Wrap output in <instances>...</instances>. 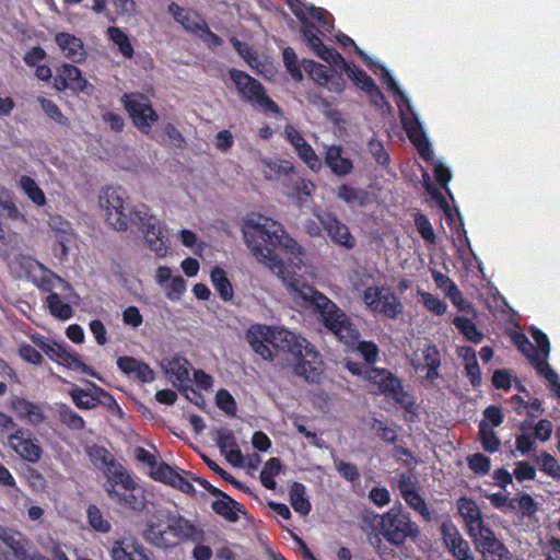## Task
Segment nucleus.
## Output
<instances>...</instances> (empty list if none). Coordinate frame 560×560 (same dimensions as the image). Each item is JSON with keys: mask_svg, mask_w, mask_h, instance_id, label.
Instances as JSON below:
<instances>
[{"mask_svg": "<svg viewBox=\"0 0 560 560\" xmlns=\"http://www.w3.org/2000/svg\"><path fill=\"white\" fill-rule=\"evenodd\" d=\"M217 406L225 413L234 416L236 412V402L233 396L226 389H220L215 396Z\"/></svg>", "mask_w": 560, "mask_h": 560, "instance_id": "0e129e2a", "label": "nucleus"}, {"mask_svg": "<svg viewBox=\"0 0 560 560\" xmlns=\"http://www.w3.org/2000/svg\"><path fill=\"white\" fill-rule=\"evenodd\" d=\"M452 323L468 341L480 343L483 340V332L470 318L455 316Z\"/></svg>", "mask_w": 560, "mask_h": 560, "instance_id": "4c0bfd02", "label": "nucleus"}, {"mask_svg": "<svg viewBox=\"0 0 560 560\" xmlns=\"http://www.w3.org/2000/svg\"><path fill=\"white\" fill-rule=\"evenodd\" d=\"M406 131L420 158L424 161H430L433 156V151L419 122L416 121L415 126H406Z\"/></svg>", "mask_w": 560, "mask_h": 560, "instance_id": "c85d7f7f", "label": "nucleus"}, {"mask_svg": "<svg viewBox=\"0 0 560 560\" xmlns=\"http://www.w3.org/2000/svg\"><path fill=\"white\" fill-rule=\"evenodd\" d=\"M38 103L40 104L42 109L50 119H52L60 126L69 125V119L62 114V112L54 101L46 97H38Z\"/></svg>", "mask_w": 560, "mask_h": 560, "instance_id": "3c124183", "label": "nucleus"}, {"mask_svg": "<svg viewBox=\"0 0 560 560\" xmlns=\"http://www.w3.org/2000/svg\"><path fill=\"white\" fill-rule=\"evenodd\" d=\"M295 296L310 302L316 312L320 314L325 327H327L341 342L353 346L358 342L357 350L363 358L366 368H372L380 360V349L374 341H359L360 332L343 311L330 299L311 285L295 288Z\"/></svg>", "mask_w": 560, "mask_h": 560, "instance_id": "20e7f679", "label": "nucleus"}, {"mask_svg": "<svg viewBox=\"0 0 560 560\" xmlns=\"http://www.w3.org/2000/svg\"><path fill=\"white\" fill-rule=\"evenodd\" d=\"M514 477L517 481L523 482L526 480H534L536 477V468L526 460L516 463V467L513 471Z\"/></svg>", "mask_w": 560, "mask_h": 560, "instance_id": "338daca9", "label": "nucleus"}, {"mask_svg": "<svg viewBox=\"0 0 560 560\" xmlns=\"http://www.w3.org/2000/svg\"><path fill=\"white\" fill-rule=\"evenodd\" d=\"M243 234L253 256L278 277H283L287 268L276 250L294 255L300 254L302 249L280 222L268 217L258 215L257 220H246Z\"/></svg>", "mask_w": 560, "mask_h": 560, "instance_id": "f03ea898", "label": "nucleus"}, {"mask_svg": "<svg viewBox=\"0 0 560 560\" xmlns=\"http://www.w3.org/2000/svg\"><path fill=\"white\" fill-rule=\"evenodd\" d=\"M547 357L540 358L537 351H532L530 355H528V361L533 365V368L544 376L546 381L550 383H555L558 378V374L551 369V366L546 361Z\"/></svg>", "mask_w": 560, "mask_h": 560, "instance_id": "a18cd8bd", "label": "nucleus"}, {"mask_svg": "<svg viewBox=\"0 0 560 560\" xmlns=\"http://www.w3.org/2000/svg\"><path fill=\"white\" fill-rule=\"evenodd\" d=\"M156 474L159 475L160 482L172 486L186 494H194L196 492L194 485L166 463H163Z\"/></svg>", "mask_w": 560, "mask_h": 560, "instance_id": "bb28decb", "label": "nucleus"}, {"mask_svg": "<svg viewBox=\"0 0 560 560\" xmlns=\"http://www.w3.org/2000/svg\"><path fill=\"white\" fill-rule=\"evenodd\" d=\"M59 364H62V365L69 368L70 370L80 371V372H82L84 374H88L90 376L100 378L98 374L92 368L86 365L81 360L79 354L77 352H74V351H69L67 349L66 354L62 357V359H61Z\"/></svg>", "mask_w": 560, "mask_h": 560, "instance_id": "c03bdc74", "label": "nucleus"}, {"mask_svg": "<svg viewBox=\"0 0 560 560\" xmlns=\"http://www.w3.org/2000/svg\"><path fill=\"white\" fill-rule=\"evenodd\" d=\"M457 510L463 517L469 536L477 534L489 525L486 524L481 511L475 500L468 497H460L457 502Z\"/></svg>", "mask_w": 560, "mask_h": 560, "instance_id": "aec40b11", "label": "nucleus"}, {"mask_svg": "<svg viewBox=\"0 0 560 560\" xmlns=\"http://www.w3.org/2000/svg\"><path fill=\"white\" fill-rule=\"evenodd\" d=\"M343 148L339 144H332L326 148L324 163L331 173L338 177H346L353 172L352 160L342 155Z\"/></svg>", "mask_w": 560, "mask_h": 560, "instance_id": "b1692460", "label": "nucleus"}, {"mask_svg": "<svg viewBox=\"0 0 560 560\" xmlns=\"http://www.w3.org/2000/svg\"><path fill=\"white\" fill-rule=\"evenodd\" d=\"M283 63L290 73L291 78L299 82L303 80V73L301 71L298 56L292 47H285L282 52Z\"/></svg>", "mask_w": 560, "mask_h": 560, "instance_id": "de8ad7c7", "label": "nucleus"}, {"mask_svg": "<svg viewBox=\"0 0 560 560\" xmlns=\"http://www.w3.org/2000/svg\"><path fill=\"white\" fill-rule=\"evenodd\" d=\"M468 467L477 475L485 476L491 469L490 458L481 453H476L467 457Z\"/></svg>", "mask_w": 560, "mask_h": 560, "instance_id": "13d9d810", "label": "nucleus"}, {"mask_svg": "<svg viewBox=\"0 0 560 560\" xmlns=\"http://www.w3.org/2000/svg\"><path fill=\"white\" fill-rule=\"evenodd\" d=\"M136 458L137 460L141 462L142 464L147 465L149 467V475L152 479L160 481L159 475L156 471L159 468L163 465L164 462L158 463L156 456L150 453L144 447H137L136 448Z\"/></svg>", "mask_w": 560, "mask_h": 560, "instance_id": "09e8293b", "label": "nucleus"}, {"mask_svg": "<svg viewBox=\"0 0 560 560\" xmlns=\"http://www.w3.org/2000/svg\"><path fill=\"white\" fill-rule=\"evenodd\" d=\"M348 78L362 91L370 92L376 84L374 80L362 69L357 66H350L349 63L343 68Z\"/></svg>", "mask_w": 560, "mask_h": 560, "instance_id": "ea45409f", "label": "nucleus"}, {"mask_svg": "<svg viewBox=\"0 0 560 560\" xmlns=\"http://www.w3.org/2000/svg\"><path fill=\"white\" fill-rule=\"evenodd\" d=\"M45 305L50 315L60 320H68L73 316V308L69 303L62 302L58 293H50L45 299Z\"/></svg>", "mask_w": 560, "mask_h": 560, "instance_id": "72a5a7b5", "label": "nucleus"}, {"mask_svg": "<svg viewBox=\"0 0 560 560\" xmlns=\"http://www.w3.org/2000/svg\"><path fill=\"white\" fill-rule=\"evenodd\" d=\"M56 412L58 420L70 430L80 431L85 428L84 419L73 411L68 405H57Z\"/></svg>", "mask_w": 560, "mask_h": 560, "instance_id": "c9c22d12", "label": "nucleus"}, {"mask_svg": "<svg viewBox=\"0 0 560 560\" xmlns=\"http://www.w3.org/2000/svg\"><path fill=\"white\" fill-rule=\"evenodd\" d=\"M479 435L482 448L488 453H494L500 447V440L494 430L486 421L479 423Z\"/></svg>", "mask_w": 560, "mask_h": 560, "instance_id": "37998d69", "label": "nucleus"}, {"mask_svg": "<svg viewBox=\"0 0 560 560\" xmlns=\"http://www.w3.org/2000/svg\"><path fill=\"white\" fill-rule=\"evenodd\" d=\"M402 499L410 509L422 517L423 521L431 522L433 520V513L429 510L424 498L419 493V491H413L412 493L408 492Z\"/></svg>", "mask_w": 560, "mask_h": 560, "instance_id": "a19ab883", "label": "nucleus"}, {"mask_svg": "<svg viewBox=\"0 0 560 560\" xmlns=\"http://www.w3.org/2000/svg\"><path fill=\"white\" fill-rule=\"evenodd\" d=\"M375 68H378L381 70V80L386 85V89L392 92L394 95L398 97L399 101L408 103V97L400 91L399 86L397 85L395 79L389 73V71L382 65H378L375 62V66L373 67V71L375 72Z\"/></svg>", "mask_w": 560, "mask_h": 560, "instance_id": "603ef678", "label": "nucleus"}, {"mask_svg": "<svg viewBox=\"0 0 560 560\" xmlns=\"http://www.w3.org/2000/svg\"><path fill=\"white\" fill-rule=\"evenodd\" d=\"M54 86L63 92L71 89L74 92H83L88 86V80L82 77L81 70L71 63H62L55 77Z\"/></svg>", "mask_w": 560, "mask_h": 560, "instance_id": "412c9836", "label": "nucleus"}, {"mask_svg": "<svg viewBox=\"0 0 560 560\" xmlns=\"http://www.w3.org/2000/svg\"><path fill=\"white\" fill-rule=\"evenodd\" d=\"M10 447L24 460L37 463L43 456V448L33 433L23 428H19L8 439Z\"/></svg>", "mask_w": 560, "mask_h": 560, "instance_id": "ddd939ff", "label": "nucleus"}, {"mask_svg": "<svg viewBox=\"0 0 560 560\" xmlns=\"http://www.w3.org/2000/svg\"><path fill=\"white\" fill-rule=\"evenodd\" d=\"M483 560H510L511 553L488 526L470 536Z\"/></svg>", "mask_w": 560, "mask_h": 560, "instance_id": "2eb2a0df", "label": "nucleus"}, {"mask_svg": "<svg viewBox=\"0 0 560 560\" xmlns=\"http://www.w3.org/2000/svg\"><path fill=\"white\" fill-rule=\"evenodd\" d=\"M144 539L158 548H172L183 541L202 542L205 532L180 514L166 515V522L161 518L150 520L143 532Z\"/></svg>", "mask_w": 560, "mask_h": 560, "instance_id": "39448f33", "label": "nucleus"}, {"mask_svg": "<svg viewBox=\"0 0 560 560\" xmlns=\"http://www.w3.org/2000/svg\"><path fill=\"white\" fill-rule=\"evenodd\" d=\"M217 498L212 502L211 508L215 514L224 517L226 521L234 523L240 518L238 513H246L245 506L225 492L222 491Z\"/></svg>", "mask_w": 560, "mask_h": 560, "instance_id": "393cba45", "label": "nucleus"}, {"mask_svg": "<svg viewBox=\"0 0 560 560\" xmlns=\"http://www.w3.org/2000/svg\"><path fill=\"white\" fill-rule=\"evenodd\" d=\"M337 40L339 42V44L343 47H352L354 49V52L360 57V59L363 61V63L369 68V69H373V67L375 66V61L370 57L368 56L355 43L354 40L343 34V33H340L338 36H337Z\"/></svg>", "mask_w": 560, "mask_h": 560, "instance_id": "bf43d9fd", "label": "nucleus"}, {"mask_svg": "<svg viewBox=\"0 0 560 560\" xmlns=\"http://www.w3.org/2000/svg\"><path fill=\"white\" fill-rule=\"evenodd\" d=\"M331 241L347 249H352L357 241L349 228L331 213H324L317 217Z\"/></svg>", "mask_w": 560, "mask_h": 560, "instance_id": "6ab92c4d", "label": "nucleus"}, {"mask_svg": "<svg viewBox=\"0 0 560 560\" xmlns=\"http://www.w3.org/2000/svg\"><path fill=\"white\" fill-rule=\"evenodd\" d=\"M190 369V362L186 358L179 355L173 357L164 365L166 375L170 377L173 385L180 392H194L189 385Z\"/></svg>", "mask_w": 560, "mask_h": 560, "instance_id": "4be33fe9", "label": "nucleus"}, {"mask_svg": "<svg viewBox=\"0 0 560 560\" xmlns=\"http://www.w3.org/2000/svg\"><path fill=\"white\" fill-rule=\"evenodd\" d=\"M491 505L503 513L516 512V499L510 498L501 492L488 495Z\"/></svg>", "mask_w": 560, "mask_h": 560, "instance_id": "5fc2aeb1", "label": "nucleus"}, {"mask_svg": "<svg viewBox=\"0 0 560 560\" xmlns=\"http://www.w3.org/2000/svg\"><path fill=\"white\" fill-rule=\"evenodd\" d=\"M229 75L244 101L275 114L281 113L278 104L267 95L264 85L257 79L237 69H231Z\"/></svg>", "mask_w": 560, "mask_h": 560, "instance_id": "1a4fd4ad", "label": "nucleus"}, {"mask_svg": "<svg viewBox=\"0 0 560 560\" xmlns=\"http://www.w3.org/2000/svg\"><path fill=\"white\" fill-rule=\"evenodd\" d=\"M317 33L319 32L316 25H305L302 35L303 40L317 57L330 66L343 70L348 62L338 50L332 47H327Z\"/></svg>", "mask_w": 560, "mask_h": 560, "instance_id": "4468645a", "label": "nucleus"}, {"mask_svg": "<svg viewBox=\"0 0 560 560\" xmlns=\"http://www.w3.org/2000/svg\"><path fill=\"white\" fill-rule=\"evenodd\" d=\"M416 370L427 369L425 378L434 381L440 376L441 354L435 345H427L422 349V362L413 363Z\"/></svg>", "mask_w": 560, "mask_h": 560, "instance_id": "a878e982", "label": "nucleus"}, {"mask_svg": "<svg viewBox=\"0 0 560 560\" xmlns=\"http://www.w3.org/2000/svg\"><path fill=\"white\" fill-rule=\"evenodd\" d=\"M290 503L295 512L301 515H307L311 512L312 505L305 497V486L301 482H293L290 491Z\"/></svg>", "mask_w": 560, "mask_h": 560, "instance_id": "f704fd0d", "label": "nucleus"}, {"mask_svg": "<svg viewBox=\"0 0 560 560\" xmlns=\"http://www.w3.org/2000/svg\"><path fill=\"white\" fill-rule=\"evenodd\" d=\"M364 381L376 387L375 394L393 399L396 404L409 410L413 401L407 400L409 394L405 390L402 381L386 368H366Z\"/></svg>", "mask_w": 560, "mask_h": 560, "instance_id": "6e6552de", "label": "nucleus"}, {"mask_svg": "<svg viewBox=\"0 0 560 560\" xmlns=\"http://www.w3.org/2000/svg\"><path fill=\"white\" fill-rule=\"evenodd\" d=\"M443 544L456 560H475L469 542L463 538L452 521H445L440 526Z\"/></svg>", "mask_w": 560, "mask_h": 560, "instance_id": "dca6fc26", "label": "nucleus"}, {"mask_svg": "<svg viewBox=\"0 0 560 560\" xmlns=\"http://www.w3.org/2000/svg\"><path fill=\"white\" fill-rule=\"evenodd\" d=\"M539 469L552 478H560V464L549 453L542 452L539 456L535 457Z\"/></svg>", "mask_w": 560, "mask_h": 560, "instance_id": "8fccbe9b", "label": "nucleus"}, {"mask_svg": "<svg viewBox=\"0 0 560 560\" xmlns=\"http://www.w3.org/2000/svg\"><path fill=\"white\" fill-rule=\"evenodd\" d=\"M210 279L219 296L225 302L232 301L234 290L230 279L228 278L226 271L223 268L215 266L211 270Z\"/></svg>", "mask_w": 560, "mask_h": 560, "instance_id": "7c9ffc66", "label": "nucleus"}, {"mask_svg": "<svg viewBox=\"0 0 560 560\" xmlns=\"http://www.w3.org/2000/svg\"><path fill=\"white\" fill-rule=\"evenodd\" d=\"M366 148L369 153L374 158L378 165L383 167H387L389 165L390 158L386 152L382 141L377 139H371L369 140Z\"/></svg>", "mask_w": 560, "mask_h": 560, "instance_id": "864d4df0", "label": "nucleus"}, {"mask_svg": "<svg viewBox=\"0 0 560 560\" xmlns=\"http://www.w3.org/2000/svg\"><path fill=\"white\" fill-rule=\"evenodd\" d=\"M421 298H422L424 307L428 311L434 313L435 315L441 316L446 312L447 305L439 296H435L428 292H423L421 294Z\"/></svg>", "mask_w": 560, "mask_h": 560, "instance_id": "680f3d73", "label": "nucleus"}, {"mask_svg": "<svg viewBox=\"0 0 560 560\" xmlns=\"http://www.w3.org/2000/svg\"><path fill=\"white\" fill-rule=\"evenodd\" d=\"M108 38L118 47V50L125 58L133 57V47L126 33L116 26H109L106 32Z\"/></svg>", "mask_w": 560, "mask_h": 560, "instance_id": "58836bf2", "label": "nucleus"}, {"mask_svg": "<svg viewBox=\"0 0 560 560\" xmlns=\"http://www.w3.org/2000/svg\"><path fill=\"white\" fill-rule=\"evenodd\" d=\"M371 429L376 431L386 443L394 444L398 439L396 431L377 418L372 419Z\"/></svg>", "mask_w": 560, "mask_h": 560, "instance_id": "052dcab7", "label": "nucleus"}, {"mask_svg": "<svg viewBox=\"0 0 560 560\" xmlns=\"http://www.w3.org/2000/svg\"><path fill=\"white\" fill-rule=\"evenodd\" d=\"M128 228L136 226L144 236L149 247L159 257L167 254V235L156 215L151 213L147 205H138L128 209Z\"/></svg>", "mask_w": 560, "mask_h": 560, "instance_id": "0eeeda50", "label": "nucleus"}, {"mask_svg": "<svg viewBox=\"0 0 560 560\" xmlns=\"http://www.w3.org/2000/svg\"><path fill=\"white\" fill-rule=\"evenodd\" d=\"M88 518L90 525L97 532L107 533L110 530V523L104 518L101 510L96 505L88 508Z\"/></svg>", "mask_w": 560, "mask_h": 560, "instance_id": "6e6d98bb", "label": "nucleus"}, {"mask_svg": "<svg viewBox=\"0 0 560 560\" xmlns=\"http://www.w3.org/2000/svg\"><path fill=\"white\" fill-rule=\"evenodd\" d=\"M415 225L421 237L430 244H435V234L432 224L428 217L423 213H418L415 217Z\"/></svg>", "mask_w": 560, "mask_h": 560, "instance_id": "4d7b16f0", "label": "nucleus"}, {"mask_svg": "<svg viewBox=\"0 0 560 560\" xmlns=\"http://www.w3.org/2000/svg\"><path fill=\"white\" fill-rule=\"evenodd\" d=\"M55 43L66 59L73 63L85 61L86 51L81 38L67 32H59L55 35Z\"/></svg>", "mask_w": 560, "mask_h": 560, "instance_id": "5701e85b", "label": "nucleus"}, {"mask_svg": "<svg viewBox=\"0 0 560 560\" xmlns=\"http://www.w3.org/2000/svg\"><path fill=\"white\" fill-rule=\"evenodd\" d=\"M337 197L350 206L366 207L372 202V196L368 190L347 184L338 186Z\"/></svg>", "mask_w": 560, "mask_h": 560, "instance_id": "cd10ccee", "label": "nucleus"}, {"mask_svg": "<svg viewBox=\"0 0 560 560\" xmlns=\"http://www.w3.org/2000/svg\"><path fill=\"white\" fill-rule=\"evenodd\" d=\"M217 444L222 453L237 446L234 433L230 429H220L217 431Z\"/></svg>", "mask_w": 560, "mask_h": 560, "instance_id": "69168bd1", "label": "nucleus"}, {"mask_svg": "<svg viewBox=\"0 0 560 560\" xmlns=\"http://www.w3.org/2000/svg\"><path fill=\"white\" fill-rule=\"evenodd\" d=\"M85 453L93 466L102 471H105L117 462L114 455L106 447L97 444L88 446L85 448Z\"/></svg>", "mask_w": 560, "mask_h": 560, "instance_id": "2f4dec72", "label": "nucleus"}, {"mask_svg": "<svg viewBox=\"0 0 560 560\" xmlns=\"http://www.w3.org/2000/svg\"><path fill=\"white\" fill-rule=\"evenodd\" d=\"M94 393L83 389L77 385L72 387L69 395L73 404L82 410H91L96 408L100 404L110 407L117 405L113 395L106 392L104 388L93 385Z\"/></svg>", "mask_w": 560, "mask_h": 560, "instance_id": "a211bd4d", "label": "nucleus"}, {"mask_svg": "<svg viewBox=\"0 0 560 560\" xmlns=\"http://www.w3.org/2000/svg\"><path fill=\"white\" fill-rule=\"evenodd\" d=\"M32 340L54 362L60 363L66 354L67 347L65 345L50 341L39 334L33 335Z\"/></svg>", "mask_w": 560, "mask_h": 560, "instance_id": "473e14b6", "label": "nucleus"}, {"mask_svg": "<svg viewBox=\"0 0 560 560\" xmlns=\"http://www.w3.org/2000/svg\"><path fill=\"white\" fill-rule=\"evenodd\" d=\"M304 68L311 79L318 85L327 86L329 84V80H331V72L324 65L314 60H304Z\"/></svg>", "mask_w": 560, "mask_h": 560, "instance_id": "79ce46f5", "label": "nucleus"}, {"mask_svg": "<svg viewBox=\"0 0 560 560\" xmlns=\"http://www.w3.org/2000/svg\"><path fill=\"white\" fill-rule=\"evenodd\" d=\"M124 196L125 191L121 188L107 187L101 197V205L106 210V221L117 231L128 229V209Z\"/></svg>", "mask_w": 560, "mask_h": 560, "instance_id": "f8f14e48", "label": "nucleus"}, {"mask_svg": "<svg viewBox=\"0 0 560 560\" xmlns=\"http://www.w3.org/2000/svg\"><path fill=\"white\" fill-rule=\"evenodd\" d=\"M360 524L361 529L368 534L370 544L380 556L390 555L388 546L382 540L400 549L407 540L415 541L420 534L419 526L400 504L383 514L365 510L360 515Z\"/></svg>", "mask_w": 560, "mask_h": 560, "instance_id": "7ed1b4c3", "label": "nucleus"}, {"mask_svg": "<svg viewBox=\"0 0 560 560\" xmlns=\"http://www.w3.org/2000/svg\"><path fill=\"white\" fill-rule=\"evenodd\" d=\"M516 499V511L521 512L523 516L530 517L537 511V503L528 493H522Z\"/></svg>", "mask_w": 560, "mask_h": 560, "instance_id": "e2e57ef3", "label": "nucleus"}, {"mask_svg": "<svg viewBox=\"0 0 560 560\" xmlns=\"http://www.w3.org/2000/svg\"><path fill=\"white\" fill-rule=\"evenodd\" d=\"M103 472L104 489L113 502L132 511H141L144 508L143 491L118 460Z\"/></svg>", "mask_w": 560, "mask_h": 560, "instance_id": "423d86ee", "label": "nucleus"}, {"mask_svg": "<svg viewBox=\"0 0 560 560\" xmlns=\"http://www.w3.org/2000/svg\"><path fill=\"white\" fill-rule=\"evenodd\" d=\"M285 138L294 148L298 156L313 171L319 172L323 168V160L316 154L303 135L292 125L284 127Z\"/></svg>", "mask_w": 560, "mask_h": 560, "instance_id": "f3484780", "label": "nucleus"}, {"mask_svg": "<svg viewBox=\"0 0 560 560\" xmlns=\"http://www.w3.org/2000/svg\"><path fill=\"white\" fill-rule=\"evenodd\" d=\"M170 11L174 14L175 19L189 32L199 34L206 22L195 11H185L176 3L170 5Z\"/></svg>", "mask_w": 560, "mask_h": 560, "instance_id": "c756f323", "label": "nucleus"}, {"mask_svg": "<svg viewBox=\"0 0 560 560\" xmlns=\"http://www.w3.org/2000/svg\"><path fill=\"white\" fill-rule=\"evenodd\" d=\"M246 341L266 361L284 357L293 375L310 384H319L324 361L316 347L293 331L268 325H254L246 331Z\"/></svg>", "mask_w": 560, "mask_h": 560, "instance_id": "f257e3e1", "label": "nucleus"}, {"mask_svg": "<svg viewBox=\"0 0 560 560\" xmlns=\"http://www.w3.org/2000/svg\"><path fill=\"white\" fill-rule=\"evenodd\" d=\"M20 187L27 196V198L36 206L44 207L47 202L46 196L43 189L38 186L36 180L27 175H23L20 178Z\"/></svg>", "mask_w": 560, "mask_h": 560, "instance_id": "e433bc0d", "label": "nucleus"}, {"mask_svg": "<svg viewBox=\"0 0 560 560\" xmlns=\"http://www.w3.org/2000/svg\"><path fill=\"white\" fill-rule=\"evenodd\" d=\"M19 354L24 361L34 365H40L43 363L40 352L28 343L24 342L19 347Z\"/></svg>", "mask_w": 560, "mask_h": 560, "instance_id": "774afa93", "label": "nucleus"}, {"mask_svg": "<svg viewBox=\"0 0 560 560\" xmlns=\"http://www.w3.org/2000/svg\"><path fill=\"white\" fill-rule=\"evenodd\" d=\"M364 303L375 314L395 319L402 312L399 298L386 287L372 285L363 293Z\"/></svg>", "mask_w": 560, "mask_h": 560, "instance_id": "9b49d317", "label": "nucleus"}, {"mask_svg": "<svg viewBox=\"0 0 560 560\" xmlns=\"http://www.w3.org/2000/svg\"><path fill=\"white\" fill-rule=\"evenodd\" d=\"M120 101L135 127L148 135L159 120V115L150 104L148 96L143 93H125Z\"/></svg>", "mask_w": 560, "mask_h": 560, "instance_id": "9d476101", "label": "nucleus"}, {"mask_svg": "<svg viewBox=\"0 0 560 560\" xmlns=\"http://www.w3.org/2000/svg\"><path fill=\"white\" fill-rule=\"evenodd\" d=\"M312 19H314L318 23V36L325 35L326 32H331L334 30V24L328 20V12L323 9L315 7L314 4H310L307 7V13Z\"/></svg>", "mask_w": 560, "mask_h": 560, "instance_id": "49530a36", "label": "nucleus"}]
</instances>
